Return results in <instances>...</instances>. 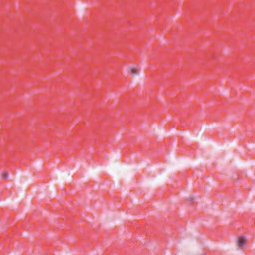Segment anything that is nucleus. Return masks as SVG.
I'll return each instance as SVG.
<instances>
[{"label": "nucleus", "mask_w": 255, "mask_h": 255, "mask_svg": "<svg viewBox=\"0 0 255 255\" xmlns=\"http://www.w3.org/2000/svg\"><path fill=\"white\" fill-rule=\"evenodd\" d=\"M247 241V237L244 236H240L237 239V245L238 248L240 250L244 249Z\"/></svg>", "instance_id": "f257e3e1"}, {"label": "nucleus", "mask_w": 255, "mask_h": 255, "mask_svg": "<svg viewBox=\"0 0 255 255\" xmlns=\"http://www.w3.org/2000/svg\"><path fill=\"white\" fill-rule=\"evenodd\" d=\"M129 73L131 75L134 76V75L138 74L139 70L136 67H135L134 66H131L129 68Z\"/></svg>", "instance_id": "f03ea898"}, {"label": "nucleus", "mask_w": 255, "mask_h": 255, "mask_svg": "<svg viewBox=\"0 0 255 255\" xmlns=\"http://www.w3.org/2000/svg\"><path fill=\"white\" fill-rule=\"evenodd\" d=\"M8 177V174L7 172H3L2 174V178L3 179H6Z\"/></svg>", "instance_id": "7ed1b4c3"}]
</instances>
